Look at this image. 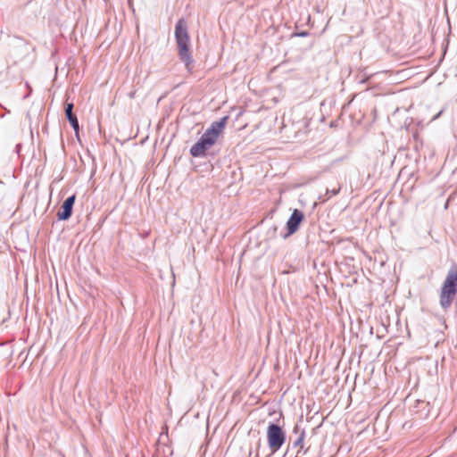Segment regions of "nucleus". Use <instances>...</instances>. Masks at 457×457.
<instances>
[{
	"label": "nucleus",
	"instance_id": "0eeeda50",
	"mask_svg": "<svg viewBox=\"0 0 457 457\" xmlns=\"http://www.w3.org/2000/svg\"><path fill=\"white\" fill-rule=\"evenodd\" d=\"M73 110V104L70 103L66 104L65 108V113L67 116L68 120L70 121L71 127L73 128L75 133L78 135L79 126L77 117L72 112Z\"/></svg>",
	"mask_w": 457,
	"mask_h": 457
},
{
	"label": "nucleus",
	"instance_id": "20e7f679",
	"mask_svg": "<svg viewBox=\"0 0 457 457\" xmlns=\"http://www.w3.org/2000/svg\"><path fill=\"white\" fill-rule=\"evenodd\" d=\"M267 442L272 453L278 452L286 442V434L282 428L274 423H270L267 428Z\"/></svg>",
	"mask_w": 457,
	"mask_h": 457
},
{
	"label": "nucleus",
	"instance_id": "1a4fd4ad",
	"mask_svg": "<svg viewBox=\"0 0 457 457\" xmlns=\"http://www.w3.org/2000/svg\"><path fill=\"white\" fill-rule=\"evenodd\" d=\"M338 192H339V189L333 190V191H332V195H336Z\"/></svg>",
	"mask_w": 457,
	"mask_h": 457
},
{
	"label": "nucleus",
	"instance_id": "f03ea898",
	"mask_svg": "<svg viewBox=\"0 0 457 457\" xmlns=\"http://www.w3.org/2000/svg\"><path fill=\"white\" fill-rule=\"evenodd\" d=\"M175 38L180 60L185 63L187 70L192 71L194 60L189 51L190 37L187 23L183 19H179L176 24Z\"/></svg>",
	"mask_w": 457,
	"mask_h": 457
},
{
	"label": "nucleus",
	"instance_id": "39448f33",
	"mask_svg": "<svg viewBox=\"0 0 457 457\" xmlns=\"http://www.w3.org/2000/svg\"><path fill=\"white\" fill-rule=\"evenodd\" d=\"M303 218H304L303 213L301 211H299L298 209H295L287 222V234L285 237L292 235L295 232H296V230L298 229L299 224L302 222Z\"/></svg>",
	"mask_w": 457,
	"mask_h": 457
},
{
	"label": "nucleus",
	"instance_id": "7ed1b4c3",
	"mask_svg": "<svg viewBox=\"0 0 457 457\" xmlns=\"http://www.w3.org/2000/svg\"><path fill=\"white\" fill-rule=\"evenodd\" d=\"M457 293V267L452 268L443 283L440 292V305L443 309L451 306Z\"/></svg>",
	"mask_w": 457,
	"mask_h": 457
},
{
	"label": "nucleus",
	"instance_id": "423d86ee",
	"mask_svg": "<svg viewBox=\"0 0 457 457\" xmlns=\"http://www.w3.org/2000/svg\"><path fill=\"white\" fill-rule=\"evenodd\" d=\"M75 199V195H72L63 202L62 211L57 213L58 220H66L71 216Z\"/></svg>",
	"mask_w": 457,
	"mask_h": 457
},
{
	"label": "nucleus",
	"instance_id": "6e6552de",
	"mask_svg": "<svg viewBox=\"0 0 457 457\" xmlns=\"http://www.w3.org/2000/svg\"><path fill=\"white\" fill-rule=\"evenodd\" d=\"M304 436H305V433L304 431H302L298 439L295 442V445H299L303 443V438H304Z\"/></svg>",
	"mask_w": 457,
	"mask_h": 457
},
{
	"label": "nucleus",
	"instance_id": "f257e3e1",
	"mask_svg": "<svg viewBox=\"0 0 457 457\" xmlns=\"http://www.w3.org/2000/svg\"><path fill=\"white\" fill-rule=\"evenodd\" d=\"M228 119V116H225L220 120L212 123L210 128L204 131L199 140L190 148L192 156L200 157L205 154V152L216 143L227 124Z\"/></svg>",
	"mask_w": 457,
	"mask_h": 457
}]
</instances>
